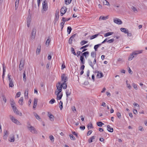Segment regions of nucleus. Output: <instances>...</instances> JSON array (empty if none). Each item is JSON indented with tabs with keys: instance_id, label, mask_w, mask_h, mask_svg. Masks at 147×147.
Returning a JSON list of instances; mask_svg holds the SVG:
<instances>
[{
	"instance_id": "9d476101",
	"label": "nucleus",
	"mask_w": 147,
	"mask_h": 147,
	"mask_svg": "<svg viewBox=\"0 0 147 147\" xmlns=\"http://www.w3.org/2000/svg\"><path fill=\"white\" fill-rule=\"evenodd\" d=\"M24 63L23 61L22 60L20 61V63L19 65V69L20 71L22 70L24 68Z\"/></svg>"
},
{
	"instance_id": "bf43d9fd",
	"label": "nucleus",
	"mask_w": 147,
	"mask_h": 147,
	"mask_svg": "<svg viewBox=\"0 0 147 147\" xmlns=\"http://www.w3.org/2000/svg\"><path fill=\"white\" fill-rule=\"evenodd\" d=\"M72 133L73 135L76 136V137H78V134H77V133H76L75 132L72 131Z\"/></svg>"
},
{
	"instance_id": "13d9d810",
	"label": "nucleus",
	"mask_w": 147,
	"mask_h": 147,
	"mask_svg": "<svg viewBox=\"0 0 147 147\" xmlns=\"http://www.w3.org/2000/svg\"><path fill=\"white\" fill-rule=\"evenodd\" d=\"M58 91H56L55 92V93H56L57 92V93H58V94H60L61 92L62 91V88H61L60 89H58Z\"/></svg>"
},
{
	"instance_id": "6e6d98bb",
	"label": "nucleus",
	"mask_w": 147,
	"mask_h": 147,
	"mask_svg": "<svg viewBox=\"0 0 147 147\" xmlns=\"http://www.w3.org/2000/svg\"><path fill=\"white\" fill-rule=\"evenodd\" d=\"M49 138H50V139L52 141H54V137L52 136H49Z\"/></svg>"
},
{
	"instance_id": "bb28decb",
	"label": "nucleus",
	"mask_w": 147,
	"mask_h": 147,
	"mask_svg": "<svg viewBox=\"0 0 147 147\" xmlns=\"http://www.w3.org/2000/svg\"><path fill=\"white\" fill-rule=\"evenodd\" d=\"M113 32H108L107 33H106L104 35V37H106L108 36L111 35L113 34Z\"/></svg>"
},
{
	"instance_id": "a18cd8bd",
	"label": "nucleus",
	"mask_w": 147,
	"mask_h": 147,
	"mask_svg": "<svg viewBox=\"0 0 147 147\" xmlns=\"http://www.w3.org/2000/svg\"><path fill=\"white\" fill-rule=\"evenodd\" d=\"M70 138L71 140H75V138L73 136L72 134H70L69 135Z\"/></svg>"
},
{
	"instance_id": "0e129e2a",
	"label": "nucleus",
	"mask_w": 147,
	"mask_h": 147,
	"mask_svg": "<svg viewBox=\"0 0 147 147\" xmlns=\"http://www.w3.org/2000/svg\"><path fill=\"white\" fill-rule=\"evenodd\" d=\"M31 21V19L30 18H28L27 19V23L30 24Z\"/></svg>"
},
{
	"instance_id": "4468645a",
	"label": "nucleus",
	"mask_w": 147,
	"mask_h": 147,
	"mask_svg": "<svg viewBox=\"0 0 147 147\" xmlns=\"http://www.w3.org/2000/svg\"><path fill=\"white\" fill-rule=\"evenodd\" d=\"M15 113L18 116H22L23 113H24L23 111L21 112L20 111H14Z\"/></svg>"
},
{
	"instance_id": "58836bf2",
	"label": "nucleus",
	"mask_w": 147,
	"mask_h": 147,
	"mask_svg": "<svg viewBox=\"0 0 147 147\" xmlns=\"http://www.w3.org/2000/svg\"><path fill=\"white\" fill-rule=\"evenodd\" d=\"M70 19V18H66L65 19V18L64 17H63L62 19V21H63V22H65L66 21H67L69 20Z\"/></svg>"
},
{
	"instance_id": "2eb2a0df",
	"label": "nucleus",
	"mask_w": 147,
	"mask_h": 147,
	"mask_svg": "<svg viewBox=\"0 0 147 147\" xmlns=\"http://www.w3.org/2000/svg\"><path fill=\"white\" fill-rule=\"evenodd\" d=\"M71 88L67 89L66 90V94L67 96V97L68 96L71 95Z\"/></svg>"
},
{
	"instance_id": "2f4dec72",
	"label": "nucleus",
	"mask_w": 147,
	"mask_h": 147,
	"mask_svg": "<svg viewBox=\"0 0 147 147\" xmlns=\"http://www.w3.org/2000/svg\"><path fill=\"white\" fill-rule=\"evenodd\" d=\"M33 126L31 125V124L29 122H28L27 123L26 127L28 129H29L31 127H32Z\"/></svg>"
},
{
	"instance_id": "1a4fd4ad",
	"label": "nucleus",
	"mask_w": 147,
	"mask_h": 147,
	"mask_svg": "<svg viewBox=\"0 0 147 147\" xmlns=\"http://www.w3.org/2000/svg\"><path fill=\"white\" fill-rule=\"evenodd\" d=\"M95 74L98 78H101L103 76L102 73L101 72H100L99 71H95Z\"/></svg>"
},
{
	"instance_id": "473e14b6",
	"label": "nucleus",
	"mask_w": 147,
	"mask_h": 147,
	"mask_svg": "<svg viewBox=\"0 0 147 147\" xmlns=\"http://www.w3.org/2000/svg\"><path fill=\"white\" fill-rule=\"evenodd\" d=\"M89 54V52L88 51H86L82 53L81 56H83V57H84V56L85 57H86V55H88Z\"/></svg>"
},
{
	"instance_id": "423d86ee",
	"label": "nucleus",
	"mask_w": 147,
	"mask_h": 147,
	"mask_svg": "<svg viewBox=\"0 0 147 147\" xmlns=\"http://www.w3.org/2000/svg\"><path fill=\"white\" fill-rule=\"evenodd\" d=\"M42 12L43 11H46L48 9V5L47 2L45 1H44L42 3Z\"/></svg>"
},
{
	"instance_id": "e433bc0d",
	"label": "nucleus",
	"mask_w": 147,
	"mask_h": 147,
	"mask_svg": "<svg viewBox=\"0 0 147 147\" xmlns=\"http://www.w3.org/2000/svg\"><path fill=\"white\" fill-rule=\"evenodd\" d=\"M103 4L105 5H109L110 6L109 3L106 0H104V1H103Z\"/></svg>"
},
{
	"instance_id": "774afa93",
	"label": "nucleus",
	"mask_w": 147,
	"mask_h": 147,
	"mask_svg": "<svg viewBox=\"0 0 147 147\" xmlns=\"http://www.w3.org/2000/svg\"><path fill=\"white\" fill-rule=\"evenodd\" d=\"M80 128L81 129L83 130L85 129V127L84 126H80Z\"/></svg>"
},
{
	"instance_id": "37998d69",
	"label": "nucleus",
	"mask_w": 147,
	"mask_h": 147,
	"mask_svg": "<svg viewBox=\"0 0 147 147\" xmlns=\"http://www.w3.org/2000/svg\"><path fill=\"white\" fill-rule=\"evenodd\" d=\"M88 42L87 41L82 40L80 42V44L81 45H83L87 43Z\"/></svg>"
},
{
	"instance_id": "7c9ffc66",
	"label": "nucleus",
	"mask_w": 147,
	"mask_h": 147,
	"mask_svg": "<svg viewBox=\"0 0 147 147\" xmlns=\"http://www.w3.org/2000/svg\"><path fill=\"white\" fill-rule=\"evenodd\" d=\"M101 45V44H98L95 45L94 47V49L96 51L97 50L98 48Z\"/></svg>"
},
{
	"instance_id": "a211bd4d",
	"label": "nucleus",
	"mask_w": 147,
	"mask_h": 147,
	"mask_svg": "<svg viewBox=\"0 0 147 147\" xmlns=\"http://www.w3.org/2000/svg\"><path fill=\"white\" fill-rule=\"evenodd\" d=\"M5 66L4 65V64H3V73L2 75V78L3 82H4V78L5 76Z\"/></svg>"
},
{
	"instance_id": "338daca9",
	"label": "nucleus",
	"mask_w": 147,
	"mask_h": 147,
	"mask_svg": "<svg viewBox=\"0 0 147 147\" xmlns=\"http://www.w3.org/2000/svg\"><path fill=\"white\" fill-rule=\"evenodd\" d=\"M127 86L129 89H130L131 88V86H130V85L129 84H127Z\"/></svg>"
},
{
	"instance_id": "7ed1b4c3",
	"label": "nucleus",
	"mask_w": 147,
	"mask_h": 147,
	"mask_svg": "<svg viewBox=\"0 0 147 147\" xmlns=\"http://www.w3.org/2000/svg\"><path fill=\"white\" fill-rule=\"evenodd\" d=\"M10 103L11 107L13 110H18L16 107V104L13 99H11L10 100Z\"/></svg>"
},
{
	"instance_id": "e2e57ef3",
	"label": "nucleus",
	"mask_w": 147,
	"mask_h": 147,
	"mask_svg": "<svg viewBox=\"0 0 147 147\" xmlns=\"http://www.w3.org/2000/svg\"><path fill=\"white\" fill-rule=\"evenodd\" d=\"M133 86L135 89L136 90L138 88L136 84H133Z\"/></svg>"
},
{
	"instance_id": "6ab92c4d",
	"label": "nucleus",
	"mask_w": 147,
	"mask_h": 147,
	"mask_svg": "<svg viewBox=\"0 0 147 147\" xmlns=\"http://www.w3.org/2000/svg\"><path fill=\"white\" fill-rule=\"evenodd\" d=\"M67 8L65 7H63L61 9L60 12L65 13L66 12Z\"/></svg>"
},
{
	"instance_id": "5fc2aeb1",
	"label": "nucleus",
	"mask_w": 147,
	"mask_h": 147,
	"mask_svg": "<svg viewBox=\"0 0 147 147\" xmlns=\"http://www.w3.org/2000/svg\"><path fill=\"white\" fill-rule=\"evenodd\" d=\"M55 102V100L54 98H52L51 99L50 101H49L50 103L51 104H53Z\"/></svg>"
},
{
	"instance_id": "f257e3e1",
	"label": "nucleus",
	"mask_w": 147,
	"mask_h": 147,
	"mask_svg": "<svg viewBox=\"0 0 147 147\" xmlns=\"http://www.w3.org/2000/svg\"><path fill=\"white\" fill-rule=\"evenodd\" d=\"M142 50H140L138 51H134L128 57L129 60H131L134 57V55L139 54L141 53L142 52Z\"/></svg>"
},
{
	"instance_id": "9b49d317",
	"label": "nucleus",
	"mask_w": 147,
	"mask_h": 147,
	"mask_svg": "<svg viewBox=\"0 0 147 147\" xmlns=\"http://www.w3.org/2000/svg\"><path fill=\"white\" fill-rule=\"evenodd\" d=\"M36 33V29L33 28L31 33V38L32 40L34 39L35 38Z\"/></svg>"
},
{
	"instance_id": "8fccbe9b",
	"label": "nucleus",
	"mask_w": 147,
	"mask_h": 147,
	"mask_svg": "<svg viewBox=\"0 0 147 147\" xmlns=\"http://www.w3.org/2000/svg\"><path fill=\"white\" fill-rule=\"evenodd\" d=\"M131 9L135 12H137L138 11L137 9L134 6L132 7Z\"/></svg>"
},
{
	"instance_id": "5701e85b",
	"label": "nucleus",
	"mask_w": 147,
	"mask_h": 147,
	"mask_svg": "<svg viewBox=\"0 0 147 147\" xmlns=\"http://www.w3.org/2000/svg\"><path fill=\"white\" fill-rule=\"evenodd\" d=\"M120 30L121 32H123L125 34H126L127 33L128 30L126 28H120Z\"/></svg>"
},
{
	"instance_id": "aec40b11",
	"label": "nucleus",
	"mask_w": 147,
	"mask_h": 147,
	"mask_svg": "<svg viewBox=\"0 0 147 147\" xmlns=\"http://www.w3.org/2000/svg\"><path fill=\"white\" fill-rule=\"evenodd\" d=\"M59 10L58 9H57L56 10V13H55V16H56V18H55V20H58V19L59 18Z\"/></svg>"
},
{
	"instance_id": "393cba45",
	"label": "nucleus",
	"mask_w": 147,
	"mask_h": 147,
	"mask_svg": "<svg viewBox=\"0 0 147 147\" xmlns=\"http://www.w3.org/2000/svg\"><path fill=\"white\" fill-rule=\"evenodd\" d=\"M28 89H26L24 93V96L25 98H28Z\"/></svg>"
},
{
	"instance_id": "f704fd0d",
	"label": "nucleus",
	"mask_w": 147,
	"mask_h": 147,
	"mask_svg": "<svg viewBox=\"0 0 147 147\" xmlns=\"http://www.w3.org/2000/svg\"><path fill=\"white\" fill-rule=\"evenodd\" d=\"M72 28L70 26H68L67 28V32L68 34H69L71 31Z\"/></svg>"
},
{
	"instance_id": "680f3d73",
	"label": "nucleus",
	"mask_w": 147,
	"mask_h": 147,
	"mask_svg": "<svg viewBox=\"0 0 147 147\" xmlns=\"http://www.w3.org/2000/svg\"><path fill=\"white\" fill-rule=\"evenodd\" d=\"M99 34H96L92 36V39H94L97 37L99 35Z\"/></svg>"
},
{
	"instance_id": "dca6fc26",
	"label": "nucleus",
	"mask_w": 147,
	"mask_h": 147,
	"mask_svg": "<svg viewBox=\"0 0 147 147\" xmlns=\"http://www.w3.org/2000/svg\"><path fill=\"white\" fill-rule=\"evenodd\" d=\"M108 19V16H100V17L99 18V21H101V20H106L107 19Z\"/></svg>"
},
{
	"instance_id": "4d7b16f0",
	"label": "nucleus",
	"mask_w": 147,
	"mask_h": 147,
	"mask_svg": "<svg viewBox=\"0 0 147 147\" xmlns=\"http://www.w3.org/2000/svg\"><path fill=\"white\" fill-rule=\"evenodd\" d=\"M88 46V45H86L82 47H81L80 48V49L81 50L82 49H85Z\"/></svg>"
},
{
	"instance_id": "f8f14e48",
	"label": "nucleus",
	"mask_w": 147,
	"mask_h": 147,
	"mask_svg": "<svg viewBox=\"0 0 147 147\" xmlns=\"http://www.w3.org/2000/svg\"><path fill=\"white\" fill-rule=\"evenodd\" d=\"M76 35L77 34H75L71 36L69 40L68 43L69 44H72L73 40Z\"/></svg>"
},
{
	"instance_id": "f03ea898",
	"label": "nucleus",
	"mask_w": 147,
	"mask_h": 147,
	"mask_svg": "<svg viewBox=\"0 0 147 147\" xmlns=\"http://www.w3.org/2000/svg\"><path fill=\"white\" fill-rule=\"evenodd\" d=\"M61 82H63L62 84L65 86L67 85L66 82L68 80L67 77L66 76L65 74H62L61 75Z\"/></svg>"
},
{
	"instance_id": "4be33fe9",
	"label": "nucleus",
	"mask_w": 147,
	"mask_h": 147,
	"mask_svg": "<svg viewBox=\"0 0 147 147\" xmlns=\"http://www.w3.org/2000/svg\"><path fill=\"white\" fill-rule=\"evenodd\" d=\"M24 98L23 97H21L19 100L18 103L20 105H22L24 103Z\"/></svg>"
},
{
	"instance_id": "412c9836",
	"label": "nucleus",
	"mask_w": 147,
	"mask_h": 147,
	"mask_svg": "<svg viewBox=\"0 0 147 147\" xmlns=\"http://www.w3.org/2000/svg\"><path fill=\"white\" fill-rule=\"evenodd\" d=\"M107 130L111 132H112L113 131V128L111 127L109 125H108L107 126Z\"/></svg>"
},
{
	"instance_id": "72a5a7b5",
	"label": "nucleus",
	"mask_w": 147,
	"mask_h": 147,
	"mask_svg": "<svg viewBox=\"0 0 147 147\" xmlns=\"http://www.w3.org/2000/svg\"><path fill=\"white\" fill-rule=\"evenodd\" d=\"M97 125L99 127H101L102 125H104V123L101 122H98L96 123Z\"/></svg>"
},
{
	"instance_id": "c03bdc74",
	"label": "nucleus",
	"mask_w": 147,
	"mask_h": 147,
	"mask_svg": "<svg viewBox=\"0 0 147 147\" xmlns=\"http://www.w3.org/2000/svg\"><path fill=\"white\" fill-rule=\"evenodd\" d=\"M34 115L35 116L36 118L38 119H40V117L36 113H34Z\"/></svg>"
},
{
	"instance_id": "39448f33",
	"label": "nucleus",
	"mask_w": 147,
	"mask_h": 147,
	"mask_svg": "<svg viewBox=\"0 0 147 147\" xmlns=\"http://www.w3.org/2000/svg\"><path fill=\"white\" fill-rule=\"evenodd\" d=\"M59 85H57L56 87L57 90L58 89H60L61 88H63V89H65L67 87V85H63V84H61V82H58Z\"/></svg>"
},
{
	"instance_id": "864d4df0",
	"label": "nucleus",
	"mask_w": 147,
	"mask_h": 147,
	"mask_svg": "<svg viewBox=\"0 0 147 147\" xmlns=\"http://www.w3.org/2000/svg\"><path fill=\"white\" fill-rule=\"evenodd\" d=\"M7 76L9 82L12 81V79L11 78V75L9 74H8Z\"/></svg>"
},
{
	"instance_id": "0eeeda50",
	"label": "nucleus",
	"mask_w": 147,
	"mask_h": 147,
	"mask_svg": "<svg viewBox=\"0 0 147 147\" xmlns=\"http://www.w3.org/2000/svg\"><path fill=\"white\" fill-rule=\"evenodd\" d=\"M113 22L119 25L123 23L122 21L120 19L117 18L114 19Z\"/></svg>"
},
{
	"instance_id": "ea45409f",
	"label": "nucleus",
	"mask_w": 147,
	"mask_h": 147,
	"mask_svg": "<svg viewBox=\"0 0 147 147\" xmlns=\"http://www.w3.org/2000/svg\"><path fill=\"white\" fill-rule=\"evenodd\" d=\"M71 51L72 53H73L74 55H76V54L75 52L74 49L73 47L71 48Z\"/></svg>"
},
{
	"instance_id": "6e6552de",
	"label": "nucleus",
	"mask_w": 147,
	"mask_h": 147,
	"mask_svg": "<svg viewBox=\"0 0 147 147\" xmlns=\"http://www.w3.org/2000/svg\"><path fill=\"white\" fill-rule=\"evenodd\" d=\"M32 134H38L37 131L36 129L33 127H31L28 129Z\"/></svg>"
},
{
	"instance_id": "b1692460",
	"label": "nucleus",
	"mask_w": 147,
	"mask_h": 147,
	"mask_svg": "<svg viewBox=\"0 0 147 147\" xmlns=\"http://www.w3.org/2000/svg\"><path fill=\"white\" fill-rule=\"evenodd\" d=\"M60 94H58L57 93L56 94L57 96V100H60L61 99L62 97L63 96V94L62 93H61Z\"/></svg>"
},
{
	"instance_id": "cd10ccee",
	"label": "nucleus",
	"mask_w": 147,
	"mask_h": 147,
	"mask_svg": "<svg viewBox=\"0 0 147 147\" xmlns=\"http://www.w3.org/2000/svg\"><path fill=\"white\" fill-rule=\"evenodd\" d=\"M37 100L35 98L34 100V105L33 106V108H34L36 107L37 105Z\"/></svg>"
},
{
	"instance_id": "4c0bfd02",
	"label": "nucleus",
	"mask_w": 147,
	"mask_h": 147,
	"mask_svg": "<svg viewBox=\"0 0 147 147\" xmlns=\"http://www.w3.org/2000/svg\"><path fill=\"white\" fill-rule=\"evenodd\" d=\"M59 107L61 110L63 108V102L60 101L59 104Z\"/></svg>"
},
{
	"instance_id": "de8ad7c7",
	"label": "nucleus",
	"mask_w": 147,
	"mask_h": 147,
	"mask_svg": "<svg viewBox=\"0 0 147 147\" xmlns=\"http://www.w3.org/2000/svg\"><path fill=\"white\" fill-rule=\"evenodd\" d=\"M40 52V47L39 48L38 47L36 49V53L37 54H39Z\"/></svg>"
},
{
	"instance_id": "3c124183",
	"label": "nucleus",
	"mask_w": 147,
	"mask_h": 147,
	"mask_svg": "<svg viewBox=\"0 0 147 147\" xmlns=\"http://www.w3.org/2000/svg\"><path fill=\"white\" fill-rule=\"evenodd\" d=\"M21 94V93L20 92H18L16 94V95L15 96V97L16 98V97H19L20 96Z\"/></svg>"
},
{
	"instance_id": "603ef678",
	"label": "nucleus",
	"mask_w": 147,
	"mask_h": 147,
	"mask_svg": "<svg viewBox=\"0 0 147 147\" xmlns=\"http://www.w3.org/2000/svg\"><path fill=\"white\" fill-rule=\"evenodd\" d=\"M114 39L113 38H112V39H111L107 41V42H108L109 43H112L113 42V41H114Z\"/></svg>"
},
{
	"instance_id": "a19ab883",
	"label": "nucleus",
	"mask_w": 147,
	"mask_h": 147,
	"mask_svg": "<svg viewBox=\"0 0 147 147\" xmlns=\"http://www.w3.org/2000/svg\"><path fill=\"white\" fill-rule=\"evenodd\" d=\"M87 127L88 130L91 129L92 128V123H90L88 124L87 125Z\"/></svg>"
},
{
	"instance_id": "052dcab7",
	"label": "nucleus",
	"mask_w": 147,
	"mask_h": 147,
	"mask_svg": "<svg viewBox=\"0 0 147 147\" xmlns=\"http://www.w3.org/2000/svg\"><path fill=\"white\" fill-rule=\"evenodd\" d=\"M92 131L91 130H89L88 131V132L87 133V136H89L90 135H91V134H92Z\"/></svg>"
},
{
	"instance_id": "20e7f679",
	"label": "nucleus",
	"mask_w": 147,
	"mask_h": 147,
	"mask_svg": "<svg viewBox=\"0 0 147 147\" xmlns=\"http://www.w3.org/2000/svg\"><path fill=\"white\" fill-rule=\"evenodd\" d=\"M10 118L13 122L18 125H21V124L12 115H10Z\"/></svg>"
},
{
	"instance_id": "c756f323",
	"label": "nucleus",
	"mask_w": 147,
	"mask_h": 147,
	"mask_svg": "<svg viewBox=\"0 0 147 147\" xmlns=\"http://www.w3.org/2000/svg\"><path fill=\"white\" fill-rule=\"evenodd\" d=\"M19 1V0H16L15 6V8L16 9L18 7Z\"/></svg>"
},
{
	"instance_id": "79ce46f5",
	"label": "nucleus",
	"mask_w": 147,
	"mask_h": 147,
	"mask_svg": "<svg viewBox=\"0 0 147 147\" xmlns=\"http://www.w3.org/2000/svg\"><path fill=\"white\" fill-rule=\"evenodd\" d=\"M9 87H13L14 86V84L13 81L9 82Z\"/></svg>"
},
{
	"instance_id": "f3484780",
	"label": "nucleus",
	"mask_w": 147,
	"mask_h": 147,
	"mask_svg": "<svg viewBox=\"0 0 147 147\" xmlns=\"http://www.w3.org/2000/svg\"><path fill=\"white\" fill-rule=\"evenodd\" d=\"M135 109H134V110H139V105L135 102H134L133 104Z\"/></svg>"
},
{
	"instance_id": "a878e982",
	"label": "nucleus",
	"mask_w": 147,
	"mask_h": 147,
	"mask_svg": "<svg viewBox=\"0 0 147 147\" xmlns=\"http://www.w3.org/2000/svg\"><path fill=\"white\" fill-rule=\"evenodd\" d=\"M80 60L82 64H83L85 63V60L83 56L81 55L80 56Z\"/></svg>"
},
{
	"instance_id": "69168bd1",
	"label": "nucleus",
	"mask_w": 147,
	"mask_h": 147,
	"mask_svg": "<svg viewBox=\"0 0 147 147\" xmlns=\"http://www.w3.org/2000/svg\"><path fill=\"white\" fill-rule=\"evenodd\" d=\"M10 141L11 142H13L14 141V138L13 137L10 138Z\"/></svg>"
},
{
	"instance_id": "c85d7f7f",
	"label": "nucleus",
	"mask_w": 147,
	"mask_h": 147,
	"mask_svg": "<svg viewBox=\"0 0 147 147\" xmlns=\"http://www.w3.org/2000/svg\"><path fill=\"white\" fill-rule=\"evenodd\" d=\"M50 41H51L50 37L49 36L48 37V39L46 41V45H47L48 46L49 45V44L50 42Z\"/></svg>"
},
{
	"instance_id": "49530a36",
	"label": "nucleus",
	"mask_w": 147,
	"mask_h": 147,
	"mask_svg": "<svg viewBox=\"0 0 147 147\" xmlns=\"http://www.w3.org/2000/svg\"><path fill=\"white\" fill-rule=\"evenodd\" d=\"M117 115L119 119H121V113L119 112H117Z\"/></svg>"
},
{
	"instance_id": "c9c22d12",
	"label": "nucleus",
	"mask_w": 147,
	"mask_h": 147,
	"mask_svg": "<svg viewBox=\"0 0 147 147\" xmlns=\"http://www.w3.org/2000/svg\"><path fill=\"white\" fill-rule=\"evenodd\" d=\"M72 0H65V4L66 5H68L71 2Z\"/></svg>"
},
{
	"instance_id": "09e8293b",
	"label": "nucleus",
	"mask_w": 147,
	"mask_h": 147,
	"mask_svg": "<svg viewBox=\"0 0 147 147\" xmlns=\"http://www.w3.org/2000/svg\"><path fill=\"white\" fill-rule=\"evenodd\" d=\"M23 80L25 82L26 81V75L25 74V71H24L23 75Z\"/></svg>"
},
{
	"instance_id": "ddd939ff",
	"label": "nucleus",
	"mask_w": 147,
	"mask_h": 147,
	"mask_svg": "<svg viewBox=\"0 0 147 147\" xmlns=\"http://www.w3.org/2000/svg\"><path fill=\"white\" fill-rule=\"evenodd\" d=\"M48 116L49 117L51 121H53L54 120V116L49 112H48Z\"/></svg>"
}]
</instances>
